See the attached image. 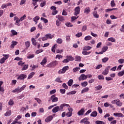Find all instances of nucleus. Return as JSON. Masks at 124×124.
Listing matches in <instances>:
<instances>
[{"label":"nucleus","mask_w":124,"mask_h":124,"mask_svg":"<svg viewBox=\"0 0 124 124\" xmlns=\"http://www.w3.org/2000/svg\"><path fill=\"white\" fill-rule=\"evenodd\" d=\"M113 115L115 116V117H122L123 118L124 117V114L121 112H115L113 113Z\"/></svg>","instance_id":"nucleus-15"},{"label":"nucleus","mask_w":124,"mask_h":124,"mask_svg":"<svg viewBox=\"0 0 124 124\" xmlns=\"http://www.w3.org/2000/svg\"><path fill=\"white\" fill-rule=\"evenodd\" d=\"M110 5H111V7H115V6H116V3H115L114 0H112L111 1Z\"/></svg>","instance_id":"nucleus-38"},{"label":"nucleus","mask_w":124,"mask_h":124,"mask_svg":"<svg viewBox=\"0 0 124 124\" xmlns=\"http://www.w3.org/2000/svg\"><path fill=\"white\" fill-rule=\"evenodd\" d=\"M82 87H87L88 86V82L84 81L81 83Z\"/></svg>","instance_id":"nucleus-49"},{"label":"nucleus","mask_w":124,"mask_h":124,"mask_svg":"<svg viewBox=\"0 0 124 124\" xmlns=\"http://www.w3.org/2000/svg\"><path fill=\"white\" fill-rule=\"evenodd\" d=\"M56 18L58 19L57 20H59V21H60L61 22H64V21H65V18H64V17L62 15H58L56 16Z\"/></svg>","instance_id":"nucleus-5"},{"label":"nucleus","mask_w":124,"mask_h":124,"mask_svg":"<svg viewBox=\"0 0 124 124\" xmlns=\"http://www.w3.org/2000/svg\"><path fill=\"white\" fill-rule=\"evenodd\" d=\"M46 37L47 39H52V38H54V34H51V33H47L46 34Z\"/></svg>","instance_id":"nucleus-20"},{"label":"nucleus","mask_w":124,"mask_h":124,"mask_svg":"<svg viewBox=\"0 0 124 124\" xmlns=\"http://www.w3.org/2000/svg\"><path fill=\"white\" fill-rule=\"evenodd\" d=\"M87 78H88V76L83 74L79 77L78 80L79 81H83V80H86Z\"/></svg>","instance_id":"nucleus-8"},{"label":"nucleus","mask_w":124,"mask_h":124,"mask_svg":"<svg viewBox=\"0 0 124 124\" xmlns=\"http://www.w3.org/2000/svg\"><path fill=\"white\" fill-rule=\"evenodd\" d=\"M116 105L118 106V107H121L122 105H123V102H121L120 100H117Z\"/></svg>","instance_id":"nucleus-25"},{"label":"nucleus","mask_w":124,"mask_h":124,"mask_svg":"<svg viewBox=\"0 0 124 124\" xmlns=\"http://www.w3.org/2000/svg\"><path fill=\"white\" fill-rule=\"evenodd\" d=\"M95 89L96 91H99L100 90H101L102 89V86L98 85L97 86H96L95 87Z\"/></svg>","instance_id":"nucleus-44"},{"label":"nucleus","mask_w":124,"mask_h":124,"mask_svg":"<svg viewBox=\"0 0 124 124\" xmlns=\"http://www.w3.org/2000/svg\"><path fill=\"white\" fill-rule=\"evenodd\" d=\"M63 107H69V104L66 103L62 104L59 107V110L62 112L63 111Z\"/></svg>","instance_id":"nucleus-4"},{"label":"nucleus","mask_w":124,"mask_h":124,"mask_svg":"<svg viewBox=\"0 0 124 124\" xmlns=\"http://www.w3.org/2000/svg\"><path fill=\"white\" fill-rule=\"evenodd\" d=\"M109 61V58L108 57H105L103 59H102V62H107Z\"/></svg>","instance_id":"nucleus-35"},{"label":"nucleus","mask_w":124,"mask_h":124,"mask_svg":"<svg viewBox=\"0 0 124 124\" xmlns=\"http://www.w3.org/2000/svg\"><path fill=\"white\" fill-rule=\"evenodd\" d=\"M93 15L94 18H99V15L97 14V12L96 11H94L93 13Z\"/></svg>","instance_id":"nucleus-21"},{"label":"nucleus","mask_w":124,"mask_h":124,"mask_svg":"<svg viewBox=\"0 0 124 124\" xmlns=\"http://www.w3.org/2000/svg\"><path fill=\"white\" fill-rule=\"evenodd\" d=\"M31 40L32 45H33L34 46H36V44H37V43L36 42V40H35V39H34V38H32L31 39Z\"/></svg>","instance_id":"nucleus-27"},{"label":"nucleus","mask_w":124,"mask_h":124,"mask_svg":"<svg viewBox=\"0 0 124 124\" xmlns=\"http://www.w3.org/2000/svg\"><path fill=\"white\" fill-rule=\"evenodd\" d=\"M89 90H90L89 88L88 87L85 88L84 89H83L81 91V93H87L89 92Z\"/></svg>","instance_id":"nucleus-31"},{"label":"nucleus","mask_w":124,"mask_h":124,"mask_svg":"<svg viewBox=\"0 0 124 124\" xmlns=\"http://www.w3.org/2000/svg\"><path fill=\"white\" fill-rule=\"evenodd\" d=\"M62 87L65 90H67L68 89V86L66 85V83H63L62 85Z\"/></svg>","instance_id":"nucleus-61"},{"label":"nucleus","mask_w":124,"mask_h":124,"mask_svg":"<svg viewBox=\"0 0 124 124\" xmlns=\"http://www.w3.org/2000/svg\"><path fill=\"white\" fill-rule=\"evenodd\" d=\"M77 93V92H76L75 91H71V92H70L67 93V95H70L71 94H75V93Z\"/></svg>","instance_id":"nucleus-42"},{"label":"nucleus","mask_w":124,"mask_h":124,"mask_svg":"<svg viewBox=\"0 0 124 124\" xmlns=\"http://www.w3.org/2000/svg\"><path fill=\"white\" fill-rule=\"evenodd\" d=\"M95 123L96 124H105L104 122L101 121H98V120L96 121Z\"/></svg>","instance_id":"nucleus-48"},{"label":"nucleus","mask_w":124,"mask_h":124,"mask_svg":"<svg viewBox=\"0 0 124 124\" xmlns=\"http://www.w3.org/2000/svg\"><path fill=\"white\" fill-rule=\"evenodd\" d=\"M11 115V110H9L4 114V116H5V117H8Z\"/></svg>","instance_id":"nucleus-36"},{"label":"nucleus","mask_w":124,"mask_h":124,"mask_svg":"<svg viewBox=\"0 0 124 124\" xmlns=\"http://www.w3.org/2000/svg\"><path fill=\"white\" fill-rule=\"evenodd\" d=\"M110 68H111L110 66H107L105 70L102 72V74L103 75H107V74L109 73V70H110Z\"/></svg>","instance_id":"nucleus-10"},{"label":"nucleus","mask_w":124,"mask_h":124,"mask_svg":"<svg viewBox=\"0 0 124 124\" xmlns=\"http://www.w3.org/2000/svg\"><path fill=\"white\" fill-rule=\"evenodd\" d=\"M82 35H83V33L80 32H78V33H77L76 34V36L77 37H81V36H82Z\"/></svg>","instance_id":"nucleus-59"},{"label":"nucleus","mask_w":124,"mask_h":124,"mask_svg":"<svg viewBox=\"0 0 124 124\" xmlns=\"http://www.w3.org/2000/svg\"><path fill=\"white\" fill-rule=\"evenodd\" d=\"M57 46L58 45H57V44H56L53 46H52V48H51L52 52H53V53H55V52H56V49Z\"/></svg>","instance_id":"nucleus-26"},{"label":"nucleus","mask_w":124,"mask_h":124,"mask_svg":"<svg viewBox=\"0 0 124 124\" xmlns=\"http://www.w3.org/2000/svg\"><path fill=\"white\" fill-rule=\"evenodd\" d=\"M34 54H30L27 56V59H33Z\"/></svg>","instance_id":"nucleus-57"},{"label":"nucleus","mask_w":124,"mask_h":124,"mask_svg":"<svg viewBox=\"0 0 124 124\" xmlns=\"http://www.w3.org/2000/svg\"><path fill=\"white\" fill-rule=\"evenodd\" d=\"M124 75V70H123L118 73V76H119V77H122V76H123Z\"/></svg>","instance_id":"nucleus-39"},{"label":"nucleus","mask_w":124,"mask_h":124,"mask_svg":"<svg viewBox=\"0 0 124 124\" xmlns=\"http://www.w3.org/2000/svg\"><path fill=\"white\" fill-rule=\"evenodd\" d=\"M41 20L43 21L45 24H46V23H48V19L44 17H41Z\"/></svg>","instance_id":"nucleus-45"},{"label":"nucleus","mask_w":124,"mask_h":124,"mask_svg":"<svg viewBox=\"0 0 124 124\" xmlns=\"http://www.w3.org/2000/svg\"><path fill=\"white\" fill-rule=\"evenodd\" d=\"M34 74H35V73H34V72H32L31 73L28 75L27 79H28L29 80H30V79H31V78H32V77H33V75H34Z\"/></svg>","instance_id":"nucleus-23"},{"label":"nucleus","mask_w":124,"mask_h":124,"mask_svg":"<svg viewBox=\"0 0 124 124\" xmlns=\"http://www.w3.org/2000/svg\"><path fill=\"white\" fill-rule=\"evenodd\" d=\"M79 70H80V67H76V68H75L73 69V72H77V71H79Z\"/></svg>","instance_id":"nucleus-52"},{"label":"nucleus","mask_w":124,"mask_h":124,"mask_svg":"<svg viewBox=\"0 0 124 124\" xmlns=\"http://www.w3.org/2000/svg\"><path fill=\"white\" fill-rule=\"evenodd\" d=\"M58 61H54L52 62L49 63L46 65V67H48L49 68L55 67L56 65H58Z\"/></svg>","instance_id":"nucleus-2"},{"label":"nucleus","mask_w":124,"mask_h":124,"mask_svg":"<svg viewBox=\"0 0 124 124\" xmlns=\"http://www.w3.org/2000/svg\"><path fill=\"white\" fill-rule=\"evenodd\" d=\"M60 92L62 94H64L65 93V89H60Z\"/></svg>","instance_id":"nucleus-63"},{"label":"nucleus","mask_w":124,"mask_h":124,"mask_svg":"<svg viewBox=\"0 0 124 124\" xmlns=\"http://www.w3.org/2000/svg\"><path fill=\"white\" fill-rule=\"evenodd\" d=\"M25 46L26 48H29L30 46H31V43H30V41H27L25 42Z\"/></svg>","instance_id":"nucleus-37"},{"label":"nucleus","mask_w":124,"mask_h":124,"mask_svg":"<svg viewBox=\"0 0 124 124\" xmlns=\"http://www.w3.org/2000/svg\"><path fill=\"white\" fill-rule=\"evenodd\" d=\"M29 68V65H25L23 66L22 70H27Z\"/></svg>","instance_id":"nucleus-58"},{"label":"nucleus","mask_w":124,"mask_h":124,"mask_svg":"<svg viewBox=\"0 0 124 124\" xmlns=\"http://www.w3.org/2000/svg\"><path fill=\"white\" fill-rule=\"evenodd\" d=\"M75 61H76L77 62H81V57L79 56H76Z\"/></svg>","instance_id":"nucleus-43"},{"label":"nucleus","mask_w":124,"mask_h":124,"mask_svg":"<svg viewBox=\"0 0 124 124\" xmlns=\"http://www.w3.org/2000/svg\"><path fill=\"white\" fill-rule=\"evenodd\" d=\"M67 59H68L69 62V61H74V58L71 56H67Z\"/></svg>","instance_id":"nucleus-51"},{"label":"nucleus","mask_w":124,"mask_h":124,"mask_svg":"<svg viewBox=\"0 0 124 124\" xmlns=\"http://www.w3.org/2000/svg\"><path fill=\"white\" fill-rule=\"evenodd\" d=\"M66 116L68 117H71V116H72V112H70L69 111L68 112H67L66 113Z\"/></svg>","instance_id":"nucleus-62"},{"label":"nucleus","mask_w":124,"mask_h":124,"mask_svg":"<svg viewBox=\"0 0 124 124\" xmlns=\"http://www.w3.org/2000/svg\"><path fill=\"white\" fill-rule=\"evenodd\" d=\"M65 38H66V41L67 42H69V41H70V35H67L66 36Z\"/></svg>","instance_id":"nucleus-50"},{"label":"nucleus","mask_w":124,"mask_h":124,"mask_svg":"<svg viewBox=\"0 0 124 124\" xmlns=\"http://www.w3.org/2000/svg\"><path fill=\"white\" fill-rule=\"evenodd\" d=\"M69 69V67L68 66H65L62 68V69L58 71V73L59 74H63V73H65V71L66 70H68Z\"/></svg>","instance_id":"nucleus-3"},{"label":"nucleus","mask_w":124,"mask_h":124,"mask_svg":"<svg viewBox=\"0 0 124 124\" xmlns=\"http://www.w3.org/2000/svg\"><path fill=\"white\" fill-rule=\"evenodd\" d=\"M73 84V79H69L68 82V86L71 87Z\"/></svg>","instance_id":"nucleus-32"},{"label":"nucleus","mask_w":124,"mask_h":124,"mask_svg":"<svg viewBox=\"0 0 124 124\" xmlns=\"http://www.w3.org/2000/svg\"><path fill=\"white\" fill-rule=\"evenodd\" d=\"M11 32L13 35H17V34H18V32H17V31L14 30H11Z\"/></svg>","instance_id":"nucleus-46"},{"label":"nucleus","mask_w":124,"mask_h":124,"mask_svg":"<svg viewBox=\"0 0 124 124\" xmlns=\"http://www.w3.org/2000/svg\"><path fill=\"white\" fill-rule=\"evenodd\" d=\"M62 24V21H60L58 19H57L56 21V25L57 27H60Z\"/></svg>","instance_id":"nucleus-34"},{"label":"nucleus","mask_w":124,"mask_h":124,"mask_svg":"<svg viewBox=\"0 0 124 124\" xmlns=\"http://www.w3.org/2000/svg\"><path fill=\"white\" fill-rule=\"evenodd\" d=\"M118 62L121 64L124 63V59H121L118 60Z\"/></svg>","instance_id":"nucleus-64"},{"label":"nucleus","mask_w":124,"mask_h":124,"mask_svg":"<svg viewBox=\"0 0 124 124\" xmlns=\"http://www.w3.org/2000/svg\"><path fill=\"white\" fill-rule=\"evenodd\" d=\"M91 49H92V47L90 46H85L83 47V51H89V50H91Z\"/></svg>","instance_id":"nucleus-29"},{"label":"nucleus","mask_w":124,"mask_h":124,"mask_svg":"<svg viewBox=\"0 0 124 124\" xmlns=\"http://www.w3.org/2000/svg\"><path fill=\"white\" fill-rule=\"evenodd\" d=\"M90 53H92L91 51L87 52V50H83L82 52V55H84V56H87L88 55H90Z\"/></svg>","instance_id":"nucleus-28"},{"label":"nucleus","mask_w":124,"mask_h":124,"mask_svg":"<svg viewBox=\"0 0 124 124\" xmlns=\"http://www.w3.org/2000/svg\"><path fill=\"white\" fill-rule=\"evenodd\" d=\"M80 10H81V8L79 6L76 7L75 9L74 15L77 16V15L80 14Z\"/></svg>","instance_id":"nucleus-7"},{"label":"nucleus","mask_w":124,"mask_h":124,"mask_svg":"<svg viewBox=\"0 0 124 124\" xmlns=\"http://www.w3.org/2000/svg\"><path fill=\"white\" fill-rule=\"evenodd\" d=\"M56 42H57V43H58V44H62V38H58V39L56 40Z\"/></svg>","instance_id":"nucleus-40"},{"label":"nucleus","mask_w":124,"mask_h":124,"mask_svg":"<svg viewBox=\"0 0 124 124\" xmlns=\"http://www.w3.org/2000/svg\"><path fill=\"white\" fill-rule=\"evenodd\" d=\"M108 41H111V42H116V39L114 37H110L108 39Z\"/></svg>","instance_id":"nucleus-33"},{"label":"nucleus","mask_w":124,"mask_h":124,"mask_svg":"<svg viewBox=\"0 0 124 124\" xmlns=\"http://www.w3.org/2000/svg\"><path fill=\"white\" fill-rule=\"evenodd\" d=\"M14 21H16L15 25H16L17 26H20V24H19V23L21 22V20L20 18H18L17 16H15L14 17Z\"/></svg>","instance_id":"nucleus-13"},{"label":"nucleus","mask_w":124,"mask_h":124,"mask_svg":"<svg viewBox=\"0 0 124 124\" xmlns=\"http://www.w3.org/2000/svg\"><path fill=\"white\" fill-rule=\"evenodd\" d=\"M108 50V46H103L102 48V51L103 53L106 52Z\"/></svg>","instance_id":"nucleus-41"},{"label":"nucleus","mask_w":124,"mask_h":124,"mask_svg":"<svg viewBox=\"0 0 124 124\" xmlns=\"http://www.w3.org/2000/svg\"><path fill=\"white\" fill-rule=\"evenodd\" d=\"M50 100L52 101V102H58L59 101V98L56 97V95H52L50 97Z\"/></svg>","instance_id":"nucleus-6"},{"label":"nucleus","mask_w":124,"mask_h":124,"mask_svg":"<svg viewBox=\"0 0 124 124\" xmlns=\"http://www.w3.org/2000/svg\"><path fill=\"white\" fill-rule=\"evenodd\" d=\"M80 123L81 124H91L90 121H88V118H84V119H82L80 121Z\"/></svg>","instance_id":"nucleus-12"},{"label":"nucleus","mask_w":124,"mask_h":124,"mask_svg":"<svg viewBox=\"0 0 124 124\" xmlns=\"http://www.w3.org/2000/svg\"><path fill=\"white\" fill-rule=\"evenodd\" d=\"M26 17H27V16L26 15H24L23 16L20 17V22H22V21H24V20H26Z\"/></svg>","instance_id":"nucleus-55"},{"label":"nucleus","mask_w":124,"mask_h":124,"mask_svg":"<svg viewBox=\"0 0 124 124\" xmlns=\"http://www.w3.org/2000/svg\"><path fill=\"white\" fill-rule=\"evenodd\" d=\"M47 57H45L43 58L42 61L40 63L41 65H43V66H44V65L46 64V63L47 62Z\"/></svg>","instance_id":"nucleus-14"},{"label":"nucleus","mask_w":124,"mask_h":124,"mask_svg":"<svg viewBox=\"0 0 124 124\" xmlns=\"http://www.w3.org/2000/svg\"><path fill=\"white\" fill-rule=\"evenodd\" d=\"M40 19V17H39V16H36L33 18V21L36 22V21H38Z\"/></svg>","instance_id":"nucleus-54"},{"label":"nucleus","mask_w":124,"mask_h":124,"mask_svg":"<svg viewBox=\"0 0 124 124\" xmlns=\"http://www.w3.org/2000/svg\"><path fill=\"white\" fill-rule=\"evenodd\" d=\"M27 87V85H24L21 87H18L17 88L15 89L12 91V93H21L22 91L25 90V88Z\"/></svg>","instance_id":"nucleus-1"},{"label":"nucleus","mask_w":124,"mask_h":124,"mask_svg":"<svg viewBox=\"0 0 124 124\" xmlns=\"http://www.w3.org/2000/svg\"><path fill=\"white\" fill-rule=\"evenodd\" d=\"M55 82H58V83H62V81L61 80V78H57L55 79Z\"/></svg>","instance_id":"nucleus-60"},{"label":"nucleus","mask_w":124,"mask_h":124,"mask_svg":"<svg viewBox=\"0 0 124 124\" xmlns=\"http://www.w3.org/2000/svg\"><path fill=\"white\" fill-rule=\"evenodd\" d=\"M56 59H58V60H61V59H62V55L58 54L55 57Z\"/></svg>","instance_id":"nucleus-56"},{"label":"nucleus","mask_w":124,"mask_h":124,"mask_svg":"<svg viewBox=\"0 0 124 124\" xmlns=\"http://www.w3.org/2000/svg\"><path fill=\"white\" fill-rule=\"evenodd\" d=\"M91 117H93V118H95L97 116V112L96 111H93L90 114Z\"/></svg>","instance_id":"nucleus-22"},{"label":"nucleus","mask_w":124,"mask_h":124,"mask_svg":"<svg viewBox=\"0 0 124 124\" xmlns=\"http://www.w3.org/2000/svg\"><path fill=\"white\" fill-rule=\"evenodd\" d=\"M12 44L11 45V48H12V49H13V48H14V47H15V46H16V45L18 44V42H17L16 41H12Z\"/></svg>","instance_id":"nucleus-24"},{"label":"nucleus","mask_w":124,"mask_h":124,"mask_svg":"<svg viewBox=\"0 0 124 124\" xmlns=\"http://www.w3.org/2000/svg\"><path fill=\"white\" fill-rule=\"evenodd\" d=\"M26 78H27V75L22 74L18 76L17 79V80H24L26 79Z\"/></svg>","instance_id":"nucleus-11"},{"label":"nucleus","mask_w":124,"mask_h":124,"mask_svg":"<svg viewBox=\"0 0 124 124\" xmlns=\"http://www.w3.org/2000/svg\"><path fill=\"white\" fill-rule=\"evenodd\" d=\"M91 12V8L89 7L85 8L84 10V13L85 14H89Z\"/></svg>","instance_id":"nucleus-16"},{"label":"nucleus","mask_w":124,"mask_h":124,"mask_svg":"<svg viewBox=\"0 0 124 124\" xmlns=\"http://www.w3.org/2000/svg\"><path fill=\"white\" fill-rule=\"evenodd\" d=\"M84 113H85V108H81L79 111L78 112V116H82L84 115Z\"/></svg>","instance_id":"nucleus-17"},{"label":"nucleus","mask_w":124,"mask_h":124,"mask_svg":"<svg viewBox=\"0 0 124 124\" xmlns=\"http://www.w3.org/2000/svg\"><path fill=\"white\" fill-rule=\"evenodd\" d=\"M92 36H91L90 35H88L84 38V40H85V41H88L89 40H92Z\"/></svg>","instance_id":"nucleus-30"},{"label":"nucleus","mask_w":124,"mask_h":124,"mask_svg":"<svg viewBox=\"0 0 124 124\" xmlns=\"http://www.w3.org/2000/svg\"><path fill=\"white\" fill-rule=\"evenodd\" d=\"M7 6H12V3H11L10 2H8L7 3H4L1 5V8L2 9H4V8H7Z\"/></svg>","instance_id":"nucleus-9"},{"label":"nucleus","mask_w":124,"mask_h":124,"mask_svg":"<svg viewBox=\"0 0 124 124\" xmlns=\"http://www.w3.org/2000/svg\"><path fill=\"white\" fill-rule=\"evenodd\" d=\"M53 120V116H49L45 119L46 123H49Z\"/></svg>","instance_id":"nucleus-18"},{"label":"nucleus","mask_w":124,"mask_h":124,"mask_svg":"<svg viewBox=\"0 0 124 124\" xmlns=\"http://www.w3.org/2000/svg\"><path fill=\"white\" fill-rule=\"evenodd\" d=\"M60 111V106H56L52 109L53 113H57Z\"/></svg>","instance_id":"nucleus-19"},{"label":"nucleus","mask_w":124,"mask_h":124,"mask_svg":"<svg viewBox=\"0 0 124 124\" xmlns=\"http://www.w3.org/2000/svg\"><path fill=\"white\" fill-rule=\"evenodd\" d=\"M45 5H46V1L45 0L42 2L40 4L41 7H44Z\"/></svg>","instance_id":"nucleus-53"},{"label":"nucleus","mask_w":124,"mask_h":124,"mask_svg":"<svg viewBox=\"0 0 124 124\" xmlns=\"http://www.w3.org/2000/svg\"><path fill=\"white\" fill-rule=\"evenodd\" d=\"M65 26H66V27H68L69 28H71L72 27H73V25H72L70 22L66 23Z\"/></svg>","instance_id":"nucleus-47"}]
</instances>
